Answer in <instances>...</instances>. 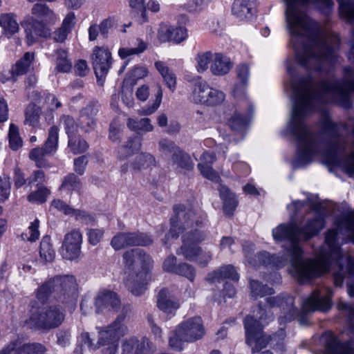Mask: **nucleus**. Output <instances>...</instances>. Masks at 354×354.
Listing matches in <instances>:
<instances>
[{"label":"nucleus","mask_w":354,"mask_h":354,"mask_svg":"<svg viewBox=\"0 0 354 354\" xmlns=\"http://www.w3.org/2000/svg\"><path fill=\"white\" fill-rule=\"evenodd\" d=\"M148 73V69L145 66H136L127 74V78L134 82L147 77Z\"/></svg>","instance_id":"680f3d73"},{"label":"nucleus","mask_w":354,"mask_h":354,"mask_svg":"<svg viewBox=\"0 0 354 354\" xmlns=\"http://www.w3.org/2000/svg\"><path fill=\"white\" fill-rule=\"evenodd\" d=\"M155 162V158L150 153H140L136 157L132 167L134 170L138 171L153 165Z\"/></svg>","instance_id":"a19ab883"},{"label":"nucleus","mask_w":354,"mask_h":354,"mask_svg":"<svg viewBox=\"0 0 354 354\" xmlns=\"http://www.w3.org/2000/svg\"><path fill=\"white\" fill-rule=\"evenodd\" d=\"M100 109L97 102H91L82 109L79 119V124L85 132L93 130L95 126V116Z\"/></svg>","instance_id":"6ab92c4d"},{"label":"nucleus","mask_w":354,"mask_h":354,"mask_svg":"<svg viewBox=\"0 0 354 354\" xmlns=\"http://www.w3.org/2000/svg\"><path fill=\"white\" fill-rule=\"evenodd\" d=\"M51 207L57 209L66 214H73L77 216V218H82L85 216V212H81L79 210L73 209L70 207L67 204H66L64 201L57 199L54 200L51 203Z\"/></svg>","instance_id":"de8ad7c7"},{"label":"nucleus","mask_w":354,"mask_h":354,"mask_svg":"<svg viewBox=\"0 0 354 354\" xmlns=\"http://www.w3.org/2000/svg\"><path fill=\"white\" fill-rule=\"evenodd\" d=\"M39 221L38 219H35L28 228V230L21 234L24 240H27L30 242H34L37 240L39 237Z\"/></svg>","instance_id":"3c124183"},{"label":"nucleus","mask_w":354,"mask_h":354,"mask_svg":"<svg viewBox=\"0 0 354 354\" xmlns=\"http://www.w3.org/2000/svg\"><path fill=\"white\" fill-rule=\"evenodd\" d=\"M39 109L34 106H30L26 111L25 122L32 127H36L39 124Z\"/></svg>","instance_id":"864d4df0"},{"label":"nucleus","mask_w":354,"mask_h":354,"mask_svg":"<svg viewBox=\"0 0 354 354\" xmlns=\"http://www.w3.org/2000/svg\"><path fill=\"white\" fill-rule=\"evenodd\" d=\"M15 354H45L46 348L39 343H25L21 340L12 342Z\"/></svg>","instance_id":"b1692460"},{"label":"nucleus","mask_w":354,"mask_h":354,"mask_svg":"<svg viewBox=\"0 0 354 354\" xmlns=\"http://www.w3.org/2000/svg\"><path fill=\"white\" fill-rule=\"evenodd\" d=\"M276 257H270L269 253L266 252H261L257 255L254 256V259L253 260H249V263L254 266H257V261H259L260 263L265 265L274 263L276 264L277 266H279L283 264L282 261H276Z\"/></svg>","instance_id":"49530a36"},{"label":"nucleus","mask_w":354,"mask_h":354,"mask_svg":"<svg viewBox=\"0 0 354 354\" xmlns=\"http://www.w3.org/2000/svg\"><path fill=\"white\" fill-rule=\"evenodd\" d=\"M233 66L230 58L222 53H214L210 65V71L214 75L221 76L230 72Z\"/></svg>","instance_id":"5701e85b"},{"label":"nucleus","mask_w":354,"mask_h":354,"mask_svg":"<svg viewBox=\"0 0 354 354\" xmlns=\"http://www.w3.org/2000/svg\"><path fill=\"white\" fill-rule=\"evenodd\" d=\"M286 22L295 55H336L339 44L336 35H320L311 20L301 10V5L313 3L323 11L333 6L332 0H284Z\"/></svg>","instance_id":"7ed1b4c3"},{"label":"nucleus","mask_w":354,"mask_h":354,"mask_svg":"<svg viewBox=\"0 0 354 354\" xmlns=\"http://www.w3.org/2000/svg\"><path fill=\"white\" fill-rule=\"evenodd\" d=\"M188 37V30L184 26L173 28L171 40L176 44H180Z\"/></svg>","instance_id":"69168bd1"},{"label":"nucleus","mask_w":354,"mask_h":354,"mask_svg":"<svg viewBox=\"0 0 354 354\" xmlns=\"http://www.w3.org/2000/svg\"><path fill=\"white\" fill-rule=\"evenodd\" d=\"M294 297L288 295L283 297H268L265 308L259 306L257 314L254 312L253 316L245 317L244 326L246 343L251 347L252 353L259 352L266 348L270 341V337L262 331L263 326L272 320V315L267 308L279 306L281 308L286 314L279 319L280 324H282L293 319L298 315V310L294 307Z\"/></svg>","instance_id":"20e7f679"},{"label":"nucleus","mask_w":354,"mask_h":354,"mask_svg":"<svg viewBox=\"0 0 354 354\" xmlns=\"http://www.w3.org/2000/svg\"><path fill=\"white\" fill-rule=\"evenodd\" d=\"M49 194V190L45 187H39L36 192H32L28 196V200L31 203H43L46 201Z\"/></svg>","instance_id":"13d9d810"},{"label":"nucleus","mask_w":354,"mask_h":354,"mask_svg":"<svg viewBox=\"0 0 354 354\" xmlns=\"http://www.w3.org/2000/svg\"><path fill=\"white\" fill-rule=\"evenodd\" d=\"M125 284L128 290L135 296L142 295L151 280V271H139L126 273Z\"/></svg>","instance_id":"dca6fc26"},{"label":"nucleus","mask_w":354,"mask_h":354,"mask_svg":"<svg viewBox=\"0 0 354 354\" xmlns=\"http://www.w3.org/2000/svg\"><path fill=\"white\" fill-rule=\"evenodd\" d=\"M153 242L151 238L142 233L119 232L111 241V245L115 250L133 245L147 246Z\"/></svg>","instance_id":"9b49d317"},{"label":"nucleus","mask_w":354,"mask_h":354,"mask_svg":"<svg viewBox=\"0 0 354 354\" xmlns=\"http://www.w3.org/2000/svg\"><path fill=\"white\" fill-rule=\"evenodd\" d=\"M147 48V44L142 39L137 38L130 47L120 48L118 55L122 59L142 53Z\"/></svg>","instance_id":"c85d7f7f"},{"label":"nucleus","mask_w":354,"mask_h":354,"mask_svg":"<svg viewBox=\"0 0 354 354\" xmlns=\"http://www.w3.org/2000/svg\"><path fill=\"white\" fill-rule=\"evenodd\" d=\"M178 332L186 342H194L201 339L205 333L203 321L200 317H194L180 324Z\"/></svg>","instance_id":"4468645a"},{"label":"nucleus","mask_w":354,"mask_h":354,"mask_svg":"<svg viewBox=\"0 0 354 354\" xmlns=\"http://www.w3.org/2000/svg\"><path fill=\"white\" fill-rule=\"evenodd\" d=\"M39 255L45 263L53 261L55 257V252L50 243V238L48 236H44L40 243Z\"/></svg>","instance_id":"f704fd0d"},{"label":"nucleus","mask_w":354,"mask_h":354,"mask_svg":"<svg viewBox=\"0 0 354 354\" xmlns=\"http://www.w3.org/2000/svg\"><path fill=\"white\" fill-rule=\"evenodd\" d=\"M149 344L147 339L140 340L134 336L125 338L121 343V354H148Z\"/></svg>","instance_id":"a211bd4d"},{"label":"nucleus","mask_w":354,"mask_h":354,"mask_svg":"<svg viewBox=\"0 0 354 354\" xmlns=\"http://www.w3.org/2000/svg\"><path fill=\"white\" fill-rule=\"evenodd\" d=\"M219 192L223 201L224 212L228 215H232L238 203L234 194L227 187L223 185L220 186Z\"/></svg>","instance_id":"cd10ccee"},{"label":"nucleus","mask_w":354,"mask_h":354,"mask_svg":"<svg viewBox=\"0 0 354 354\" xmlns=\"http://www.w3.org/2000/svg\"><path fill=\"white\" fill-rule=\"evenodd\" d=\"M290 76V86L293 91L292 111L287 126L288 132L297 142V156L295 167L310 162L320 156L323 163L328 166H339L348 174H354V150L339 138V127L330 120L325 122V131L331 136L328 143L318 142L317 137L310 133L304 123L307 113L317 105L334 101L343 107L350 106L351 93H354L353 70L346 69L348 77L342 81H322L319 84L311 78L295 80V68L287 66Z\"/></svg>","instance_id":"f257e3e1"},{"label":"nucleus","mask_w":354,"mask_h":354,"mask_svg":"<svg viewBox=\"0 0 354 354\" xmlns=\"http://www.w3.org/2000/svg\"><path fill=\"white\" fill-rule=\"evenodd\" d=\"M210 86L205 80H200L192 87L190 95L191 100L196 104H204L208 99L207 95Z\"/></svg>","instance_id":"a878e982"},{"label":"nucleus","mask_w":354,"mask_h":354,"mask_svg":"<svg viewBox=\"0 0 354 354\" xmlns=\"http://www.w3.org/2000/svg\"><path fill=\"white\" fill-rule=\"evenodd\" d=\"M212 274V280L213 281L226 278L237 281L239 278L236 270L231 265L223 266L218 270H215Z\"/></svg>","instance_id":"e433bc0d"},{"label":"nucleus","mask_w":354,"mask_h":354,"mask_svg":"<svg viewBox=\"0 0 354 354\" xmlns=\"http://www.w3.org/2000/svg\"><path fill=\"white\" fill-rule=\"evenodd\" d=\"M124 273L151 271L153 261L144 250L140 248L126 251L123 255Z\"/></svg>","instance_id":"1a4fd4ad"},{"label":"nucleus","mask_w":354,"mask_h":354,"mask_svg":"<svg viewBox=\"0 0 354 354\" xmlns=\"http://www.w3.org/2000/svg\"><path fill=\"white\" fill-rule=\"evenodd\" d=\"M64 309L59 305H44L32 312L26 323L30 328L49 330L64 320Z\"/></svg>","instance_id":"0eeeda50"},{"label":"nucleus","mask_w":354,"mask_h":354,"mask_svg":"<svg viewBox=\"0 0 354 354\" xmlns=\"http://www.w3.org/2000/svg\"><path fill=\"white\" fill-rule=\"evenodd\" d=\"M304 206H311L313 211L302 228L299 229L297 224L292 222L280 224L273 229L272 236L278 242L288 241V252L292 262L291 272L300 283L327 272L331 265L335 263L339 270L334 272V282L336 286H341L344 277L341 263L343 256L336 241L338 234H342L354 243V212L340 221L337 230H328L326 234L325 245L317 254L315 260L303 261L300 242L317 234L325 225V211L319 203L295 201L288 208L297 213Z\"/></svg>","instance_id":"f03ea898"},{"label":"nucleus","mask_w":354,"mask_h":354,"mask_svg":"<svg viewBox=\"0 0 354 354\" xmlns=\"http://www.w3.org/2000/svg\"><path fill=\"white\" fill-rule=\"evenodd\" d=\"M321 341L325 346V354H352L348 345L339 343L330 333H324Z\"/></svg>","instance_id":"aec40b11"},{"label":"nucleus","mask_w":354,"mask_h":354,"mask_svg":"<svg viewBox=\"0 0 354 354\" xmlns=\"http://www.w3.org/2000/svg\"><path fill=\"white\" fill-rule=\"evenodd\" d=\"M8 138L10 147L12 149L16 151L21 147L23 141L19 136V129L14 124H10L8 132Z\"/></svg>","instance_id":"c03bdc74"},{"label":"nucleus","mask_w":354,"mask_h":354,"mask_svg":"<svg viewBox=\"0 0 354 354\" xmlns=\"http://www.w3.org/2000/svg\"><path fill=\"white\" fill-rule=\"evenodd\" d=\"M55 55L56 71L59 73H68L72 68V63L68 58L67 52L59 48L56 50Z\"/></svg>","instance_id":"c9c22d12"},{"label":"nucleus","mask_w":354,"mask_h":354,"mask_svg":"<svg viewBox=\"0 0 354 354\" xmlns=\"http://www.w3.org/2000/svg\"><path fill=\"white\" fill-rule=\"evenodd\" d=\"M155 67L163 78L167 87L172 91H174L176 85V77L167 65L161 61L155 62Z\"/></svg>","instance_id":"bb28decb"},{"label":"nucleus","mask_w":354,"mask_h":354,"mask_svg":"<svg viewBox=\"0 0 354 354\" xmlns=\"http://www.w3.org/2000/svg\"><path fill=\"white\" fill-rule=\"evenodd\" d=\"M173 27L161 24L158 30V39L161 42H166L171 40Z\"/></svg>","instance_id":"0e129e2a"},{"label":"nucleus","mask_w":354,"mask_h":354,"mask_svg":"<svg viewBox=\"0 0 354 354\" xmlns=\"http://www.w3.org/2000/svg\"><path fill=\"white\" fill-rule=\"evenodd\" d=\"M95 305L97 313L104 309L116 312L120 308L121 301L116 292L109 290H103L97 293Z\"/></svg>","instance_id":"f3484780"},{"label":"nucleus","mask_w":354,"mask_h":354,"mask_svg":"<svg viewBox=\"0 0 354 354\" xmlns=\"http://www.w3.org/2000/svg\"><path fill=\"white\" fill-rule=\"evenodd\" d=\"M184 342H186L185 339H183L182 336L178 332V328L176 327V330L171 333L169 339V346L173 350L180 351L183 348Z\"/></svg>","instance_id":"6e6d98bb"},{"label":"nucleus","mask_w":354,"mask_h":354,"mask_svg":"<svg viewBox=\"0 0 354 354\" xmlns=\"http://www.w3.org/2000/svg\"><path fill=\"white\" fill-rule=\"evenodd\" d=\"M215 161V155L213 153L205 151L201 157V162L198 163V168L205 178L212 181L218 182L220 177L211 167V165Z\"/></svg>","instance_id":"4be33fe9"},{"label":"nucleus","mask_w":354,"mask_h":354,"mask_svg":"<svg viewBox=\"0 0 354 354\" xmlns=\"http://www.w3.org/2000/svg\"><path fill=\"white\" fill-rule=\"evenodd\" d=\"M157 306L163 313L174 314L180 307V303L167 290H161L157 296Z\"/></svg>","instance_id":"412c9836"},{"label":"nucleus","mask_w":354,"mask_h":354,"mask_svg":"<svg viewBox=\"0 0 354 354\" xmlns=\"http://www.w3.org/2000/svg\"><path fill=\"white\" fill-rule=\"evenodd\" d=\"M232 13L241 19H249L252 17L251 4L248 0H234Z\"/></svg>","instance_id":"2f4dec72"},{"label":"nucleus","mask_w":354,"mask_h":354,"mask_svg":"<svg viewBox=\"0 0 354 354\" xmlns=\"http://www.w3.org/2000/svg\"><path fill=\"white\" fill-rule=\"evenodd\" d=\"M199 251L196 253V258L192 261L197 263L198 265L205 266H206L212 259V252L207 248L203 249L201 247L199 248Z\"/></svg>","instance_id":"052dcab7"},{"label":"nucleus","mask_w":354,"mask_h":354,"mask_svg":"<svg viewBox=\"0 0 354 354\" xmlns=\"http://www.w3.org/2000/svg\"><path fill=\"white\" fill-rule=\"evenodd\" d=\"M82 242V236L80 231L73 230L66 234L62 245L63 257L71 261L78 259L81 254Z\"/></svg>","instance_id":"2eb2a0df"},{"label":"nucleus","mask_w":354,"mask_h":354,"mask_svg":"<svg viewBox=\"0 0 354 354\" xmlns=\"http://www.w3.org/2000/svg\"><path fill=\"white\" fill-rule=\"evenodd\" d=\"M68 147L74 154L84 152L88 147L86 140L72 136L68 138Z\"/></svg>","instance_id":"8fccbe9b"},{"label":"nucleus","mask_w":354,"mask_h":354,"mask_svg":"<svg viewBox=\"0 0 354 354\" xmlns=\"http://www.w3.org/2000/svg\"><path fill=\"white\" fill-rule=\"evenodd\" d=\"M211 0H190L183 5V10L189 12H197L202 10Z\"/></svg>","instance_id":"5fc2aeb1"},{"label":"nucleus","mask_w":354,"mask_h":354,"mask_svg":"<svg viewBox=\"0 0 354 354\" xmlns=\"http://www.w3.org/2000/svg\"><path fill=\"white\" fill-rule=\"evenodd\" d=\"M207 98L205 105L215 106L221 104L225 100V95L222 91L210 86Z\"/></svg>","instance_id":"a18cd8bd"},{"label":"nucleus","mask_w":354,"mask_h":354,"mask_svg":"<svg viewBox=\"0 0 354 354\" xmlns=\"http://www.w3.org/2000/svg\"><path fill=\"white\" fill-rule=\"evenodd\" d=\"M76 287V281L73 276L56 277L38 288L37 297L44 299L53 292L58 301L65 303L75 297Z\"/></svg>","instance_id":"6e6552de"},{"label":"nucleus","mask_w":354,"mask_h":354,"mask_svg":"<svg viewBox=\"0 0 354 354\" xmlns=\"http://www.w3.org/2000/svg\"><path fill=\"white\" fill-rule=\"evenodd\" d=\"M162 91L161 88H159L154 102L147 107L142 108L138 111V113L140 115H149L153 113L159 107L162 102Z\"/></svg>","instance_id":"4d7b16f0"},{"label":"nucleus","mask_w":354,"mask_h":354,"mask_svg":"<svg viewBox=\"0 0 354 354\" xmlns=\"http://www.w3.org/2000/svg\"><path fill=\"white\" fill-rule=\"evenodd\" d=\"M35 59V54L33 53H26L24 56L16 62L12 67L10 73L11 79L15 81V77L26 74L30 69V67Z\"/></svg>","instance_id":"393cba45"},{"label":"nucleus","mask_w":354,"mask_h":354,"mask_svg":"<svg viewBox=\"0 0 354 354\" xmlns=\"http://www.w3.org/2000/svg\"><path fill=\"white\" fill-rule=\"evenodd\" d=\"M175 274L183 276L190 281H193L196 276V270L194 267L190 264L181 263L178 264L177 270Z\"/></svg>","instance_id":"603ef678"},{"label":"nucleus","mask_w":354,"mask_h":354,"mask_svg":"<svg viewBox=\"0 0 354 354\" xmlns=\"http://www.w3.org/2000/svg\"><path fill=\"white\" fill-rule=\"evenodd\" d=\"M160 151L163 153L174 154L180 149L173 141L167 139H162L158 142Z\"/></svg>","instance_id":"338daca9"},{"label":"nucleus","mask_w":354,"mask_h":354,"mask_svg":"<svg viewBox=\"0 0 354 354\" xmlns=\"http://www.w3.org/2000/svg\"><path fill=\"white\" fill-rule=\"evenodd\" d=\"M176 263V257L173 254H170L164 260L162 263V269L167 272L175 273L178 268V265Z\"/></svg>","instance_id":"774afa93"},{"label":"nucleus","mask_w":354,"mask_h":354,"mask_svg":"<svg viewBox=\"0 0 354 354\" xmlns=\"http://www.w3.org/2000/svg\"><path fill=\"white\" fill-rule=\"evenodd\" d=\"M214 54L210 51L199 52L195 56L196 69L198 73H203L209 68L212 62Z\"/></svg>","instance_id":"72a5a7b5"},{"label":"nucleus","mask_w":354,"mask_h":354,"mask_svg":"<svg viewBox=\"0 0 354 354\" xmlns=\"http://www.w3.org/2000/svg\"><path fill=\"white\" fill-rule=\"evenodd\" d=\"M60 123L63 124L68 138L74 136L77 131V125L73 118L68 115H63L60 119Z\"/></svg>","instance_id":"e2e57ef3"},{"label":"nucleus","mask_w":354,"mask_h":354,"mask_svg":"<svg viewBox=\"0 0 354 354\" xmlns=\"http://www.w3.org/2000/svg\"><path fill=\"white\" fill-rule=\"evenodd\" d=\"M247 124L245 118L240 113H235L229 120V127L234 131H238L243 129Z\"/></svg>","instance_id":"bf43d9fd"},{"label":"nucleus","mask_w":354,"mask_h":354,"mask_svg":"<svg viewBox=\"0 0 354 354\" xmlns=\"http://www.w3.org/2000/svg\"><path fill=\"white\" fill-rule=\"evenodd\" d=\"M141 147V142L138 138L129 140L125 146L119 150V156L121 159H125L135 151H138Z\"/></svg>","instance_id":"37998d69"},{"label":"nucleus","mask_w":354,"mask_h":354,"mask_svg":"<svg viewBox=\"0 0 354 354\" xmlns=\"http://www.w3.org/2000/svg\"><path fill=\"white\" fill-rule=\"evenodd\" d=\"M46 155H51L46 151L45 148L37 147L32 149L29 153V158L35 162L38 167H46L48 164L45 159Z\"/></svg>","instance_id":"79ce46f5"},{"label":"nucleus","mask_w":354,"mask_h":354,"mask_svg":"<svg viewBox=\"0 0 354 354\" xmlns=\"http://www.w3.org/2000/svg\"><path fill=\"white\" fill-rule=\"evenodd\" d=\"M331 308L330 297L326 290H315L302 304L304 313L326 312Z\"/></svg>","instance_id":"f8f14e48"},{"label":"nucleus","mask_w":354,"mask_h":354,"mask_svg":"<svg viewBox=\"0 0 354 354\" xmlns=\"http://www.w3.org/2000/svg\"><path fill=\"white\" fill-rule=\"evenodd\" d=\"M59 140V129L53 126L48 131V136L44 144V148L48 153L53 154L57 149Z\"/></svg>","instance_id":"58836bf2"},{"label":"nucleus","mask_w":354,"mask_h":354,"mask_svg":"<svg viewBox=\"0 0 354 354\" xmlns=\"http://www.w3.org/2000/svg\"><path fill=\"white\" fill-rule=\"evenodd\" d=\"M340 16L349 21L354 22V0H337Z\"/></svg>","instance_id":"4c0bfd02"},{"label":"nucleus","mask_w":354,"mask_h":354,"mask_svg":"<svg viewBox=\"0 0 354 354\" xmlns=\"http://www.w3.org/2000/svg\"><path fill=\"white\" fill-rule=\"evenodd\" d=\"M0 26L3 30L10 33L15 34L19 30V24L14 15L3 14L0 16Z\"/></svg>","instance_id":"ea45409f"},{"label":"nucleus","mask_w":354,"mask_h":354,"mask_svg":"<svg viewBox=\"0 0 354 354\" xmlns=\"http://www.w3.org/2000/svg\"><path fill=\"white\" fill-rule=\"evenodd\" d=\"M124 315H119L115 320L105 327L98 328L100 345L115 342L128 333V327L124 323Z\"/></svg>","instance_id":"9d476101"},{"label":"nucleus","mask_w":354,"mask_h":354,"mask_svg":"<svg viewBox=\"0 0 354 354\" xmlns=\"http://www.w3.org/2000/svg\"><path fill=\"white\" fill-rule=\"evenodd\" d=\"M92 64L99 82L105 77L111 66V52L106 48L95 46L92 54Z\"/></svg>","instance_id":"ddd939ff"},{"label":"nucleus","mask_w":354,"mask_h":354,"mask_svg":"<svg viewBox=\"0 0 354 354\" xmlns=\"http://www.w3.org/2000/svg\"><path fill=\"white\" fill-rule=\"evenodd\" d=\"M174 211L176 216L171 218V228L166 239L169 236L176 239L180 234L185 233L183 235V245L177 250L176 254L192 261L199 251L198 244L207 238L205 233L195 228L202 223L203 217L192 207H186L183 205H175Z\"/></svg>","instance_id":"39448f33"},{"label":"nucleus","mask_w":354,"mask_h":354,"mask_svg":"<svg viewBox=\"0 0 354 354\" xmlns=\"http://www.w3.org/2000/svg\"><path fill=\"white\" fill-rule=\"evenodd\" d=\"M32 18L26 25L27 43L32 45L40 37L50 35V30L47 24H53L57 18L53 10L44 3H35L32 9Z\"/></svg>","instance_id":"423d86ee"},{"label":"nucleus","mask_w":354,"mask_h":354,"mask_svg":"<svg viewBox=\"0 0 354 354\" xmlns=\"http://www.w3.org/2000/svg\"><path fill=\"white\" fill-rule=\"evenodd\" d=\"M171 160L174 165H176L183 169L189 171L194 167V164L190 156L180 149L172 154Z\"/></svg>","instance_id":"473e14b6"},{"label":"nucleus","mask_w":354,"mask_h":354,"mask_svg":"<svg viewBox=\"0 0 354 354\" xmlns=\"http://www.w3.org/2000/svg\"><path fill=\"white\" fill-rule=\"evenodd\" d=\"M250 289L252 296L255 297H262L274 293L272 288L266 287L254 280L250 281Z\"/></svg>","instance_id":"09e8293b"},{"label":"nucleus","mask_w":354,"mask_h":354,"mask_svg":"<svg viewBox=\"0 0 354 354\" xmlns=\"http://www.w3.org/2000/svg\"><path fill=\"white\" fill-rule=\"evenodd\" d=\"M127 124L129 129L138 133L150 132L153 129V126L151 124L150 119L147 118H142L139 120L129 118Z\"/></svg>","instance_id":"7c9ffc66"},{"label":"nucleus","mask_w":354,"mask_h":354,"mask_svg":"<svg viewBox=\"0 0 354 354\" xmlns=\"http://www.w3.org/2000/svg\"><path fill=\"white\" fill-rule=\"evenodd\" d=\"M82 187L80 179L74 174L71 173L66 175L59 187L61 192L71 193L73 192H80Z\"/></svg>","instance_id":"c756f323"}]
</instances>
